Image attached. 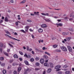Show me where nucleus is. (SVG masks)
Listing matches in <instances>:
<instances>
[{
	"label": "nucleus",
	"instance_id": "nucleus-48",
	"mask_svg": "<svg viewBox=\"0 0 74 74\" xmlns=\"http://www.w3.org/2000/svg\"><path fill=\"white\" fill-rule=\"evenodd\" d=\"M14 74H16L17 73V72H16V71H14Z\"/></svg>",
	"mask_w": 74,
	"mask_h": 74
},
{
	"label": "nucleus",
	"instance_id": "nucleus-54",
	"mask_svg": "<svg viewBox=\"0 0 74 74\" xmlns=\"http://www.w3.org/2000/svg\"><path fill=\"white\" fill-rule=\"evenodd\" d=\"M26 71H30V69H27L26 70Z\"/></svg>",
	"mask_w": 74,
	"mask_h": 74
},
{
	"label": "nucleus",
	"instance_id": "nucleus-28",
	"mask_svg": "<svg viewBox=\"0 0 74 74\" xmlns=\"http://www.w3.org/2000/svg\"><path fill=\"white\" fill-rule=\"evenodd\" d=\"M5 36H8V37H9V38H11V37H12L11 36H10L8 35L7 34H5Z\"/></svg>",
	"mask_w": 74,
	"mask_h": 74
},
{
	"label": "nucleus",
	"instance_id": "nucleus-51",
	"mask_svg": "<svg viewBox=\"0 0 74 74\" xmlns=\"http://www.w3.org/2000/svg\"><path fill=\"white\" fill-rule=\"evenodd\" d=\"M57 51L58 52H61V51H60V50H57Z\"/></svg>",
	"mask_w": 74,
	"mask_h": 74
},
{
	"label": "nucleus",
	"instance_id": "nucleus-27",
	"mask_svg": "<svg viewBox=\"0 0 74 74\" xmlns=\"http://www.w3.org/2000/svg\"><path fill=\"white\" fill-rule=\"evenodd\" d=\"M65 73V74H69L70 73V71H67Z\"/></svg>",
	"mask_w": 74,
	"mask_h": 74
},
{
	"label": "nucleus",
	"instance_id": "nucleus-41",
	"mask_svg": "<svg viewBox=\"0 0 74 74\" xmlns=\"http://www.w3.org/2000/svg\"><path fill=\"white\" fill-rule=\"evenodd\" d=\"M35 70L36 71H38V70H40V69L38 68H35Z\"/></svg>",
	"mask_w": 74,
	"mask_h": 74
},
{
	"label": "nucleus",
	"instance_id": "nucleus-34",
	"mask_svg": "<svg viewBox=\"0 0 74 74\" xmlns=\"http://www.w3.org/2000/svg\"><path fill=\"white\" fill-rule=\"evenodd\" d=\"M57 45H53V48H56V47H57Z\"/></svg>",
	"mask_w": 74,
	"mask_h": 74
},
{
	"label": "nucleus",
	"instance_id": "nucleus-20",
	"mask_svg": "<svg viewBox=\"0 0 74 74\" xmlns=\"http://www.w3.org/2000/svg\"><path fill=\"white\" fill-rule=\"evenodd\" d=\"M3 53L4 54V55H6L7 56H8V53H6V52H4Z\"/></svg>",
	"mask_w": 74,
	"mask_h": 74
},
{
	"label": "nucleus",
	"instance_id": "nucleus-30",
	"mask_svg": "<svg viewBox=\"0 0 74 74\" xmlns=\"http://www.w3.org/2000/svg\"><path fill=\"white\" fill-rule=\"evenodd\" d=\"M19 53H20V54L21 55H23V52H22V51H19Z\"/></svg>",
	"mask_w": 74,
	"mask_h": 74
},
{
	"label": "nucleus",
	"instance_id": "nucleus-29",
	"mask_svg": "<svg viewBox=\"0 0 74 74\" xmlns=\"http://www.w3.org/2000/svg\"><path fill=\"white\" fill-rule=\"evenodd\" d=\"M21 67H19L18 68V72H19V71H21Z\"/></svg>",
	"mask_w": 74,
	"mask_h": 74
},
{
	"label": "nucleus",
	"instance_id": "nucleus-10",
	"mask_svg": "<svg viewBox=\"0 0 74 74\" xmlns=\"http://www.w3.org/2000/svg\"><path fill=\"white\" fill-rule=\"evenodd\" d=\"M34 15H37L38 16H39L40 15V14H38V13H39V12H34Z\"/></svg>",
	"mask_w": 74,
	"mask_h": 74
},
{
	"label": "nucleus",
	"instance_id": "nucleus-49",
	"mask_svg": "<svg viewBox=\"0 0 74 74\" xmlns=\"http://www.w3.org/2000/svg\"><path fill=\"white\" fill-rule=\"evenodd\" d=\"M3 22V20H1L0 21V23H1Z\"/></svg>",
	"mask_w": 74,
	"mask_h": 74
},
{
	"label": "nucleus",
	"instance_id": "nucleus-9",
	"mask_svg": "<svg viewBox=\"0 0 74 74\" xmlns=\"http://www.w3.org/2000/svg\"><path fill=\"white\" fill-rule=\"evenodd\" d=\"M45 20L46 22H50L51 23L52 22L51 21V20L49 18L48 19V18H46V19H45Z\"/></svg>",
	"mask_w": 74,
	"mask_h": 74
},
{
	"label": "nucleus",
	"instance_id": "nucleus-61",
	"mask_svg": "<svg viewBox=\"0 0 74 74\" xmlns=\"http://www.w3.org/2000/svg\"><path fill=\"white\" fill-rule=\"evenodd\" d=\"M62 74V73L60 72H58V74Z\"/></svg>",
	"mask_w": 74,
	"mask_h": 74
},
{
	"label": "nucleus",
	"instance_id": "nucleus-5",
	"mask_svg": "<svg viewBox=\"0 0 74 74\" xmlns=\"http://www.w3.org/2000/svg\"><path fill=\"white\" fill-rule=\"evenodd\" d=\"M49 65L50 67L51 68H53L54 66H53V64L52 63H50Z\"/></svg>",
	"mask_w": 74,
	"mask_h": 74
},
{
	"label": "nucleus",
	"instance_id": "nucleus-16",
	"mask_svg": "<svg viewBox=\"0 0 74 74\" xmlns=\"http://www.w3.org/2000/svg\"><path fill=\"white\" fill-rule=\"evenodd\" d=\"M26 2V0H24L20 2V4H23V3H25V2Z\"/></svg>",
	"mask_w": 74,
	"mask_h": 74
},
{
	"label": "nucleus",
	"instance_id": "nucleus-32",
	"mask_svg": "<svg viewBox=\"0 0 74 74\" xmlns=\"http://www.w3.org/2000/svg\"><path fill=\"white\" fill-rule=\"evenodd\" d=\"M36 65L37 66H39V65H40V63H39L38 62H37L36 63Z\"/></svg>",
	"mask_w": 74,
	"mask_h": 74
},
{
	"label": "nucleus",
	"instance_id": "nucleus-24",
	"mask_svg": "<svg viewBox=\"0 0 74 74\" xmlns=\"http://www.w3.org/2000/svg\"><path fill=\"white\" fill-rule=\"evenodd\" d=\"M24 57H26L27 58H28V56L27 55V54L26 53L24 55Z\"/></svg>",
	"mask_w": 74,
	"mask_h": 74
},
{
	"label": "nucleus",
	"instance_id": "nucleus-37",
	"mask_svg": "<svg viewBox=\"0 0 74 74\" xmlns=\"http://www.w3.org/2000/svg\"><path fill=\"white\" fill-rule=\"evenodd\" d=\"M27 51H29V47L28 46H27Z\"/></svg>",
	"mask_w": 74,
	"mask_h": 74
},
{
	"label": "nucleus",
	"instance_id": "nucleus-43",
	"mask_svg": "<svg viewBox=\"0 0 74 74\" xmlns=\"http://www.w3.org/2000/svg\"><path fill=\"white\" fill-rule=\"evenodd\" d=\"M28 22H32V21L30 20H27Z\"/></svg>",
	"mask_w": 74,
	"mask_h": 74
},
{
	"label": "nucleus",
	"instance_id": "nucleus-39",
	"mask_svg": "<svg viewBox=\"0 0 74 74\" xmlns=\"http://www.w3.org/2000/svg\"><path fill=\"white\" fill-rule=\"evenodd\" d=\"M21 31L22 32H23V33H26V32L24 30L22 29L21 30Z\"/></svg>",
	"mask_w": 74,
	"mask_h": 74
},
{
	"label": "nucleus",
	"instance_id": "nucleus-63",
	"mask_svg": "<svg viewBox=\"0 0 74 74\" xmlns=\"http://www.w3.org/2000/svg\"><path fill=\"white\" fill-rule=\"evenodd\" d=\"M32 54H33V55H34V51H32Z\"/></svg>",
	"mask_w": 74,
	"mask_h": 74
},
{
	"label": "nucleus",
	"instance_id": "nucleus-8",
	"mask_svg": "<svg viewBox=\"0 0 74 74\" xmlns=\"http://www.w3.org/2000/svg\"><path fill=\"white\" fill-rule=\"evenodd\" d=\"M41 14L42 15H43V16H48L49 15V14L47 13H41Z\"/></svg>",
	"mask_w": 74,
	"mask_h": 74
},
{
	"label": "nucleus",
	"instance_id": "nucleus-44",
	"mask_svg": "<svg viewBox=\"0 0 74 74\" xmlns=\"http://www.w3.org/2000/svg\"><path fill=\"white\" fill-rule=\"evenodd\" d=\"M72 20H73V18H70L69 19V20L70 21H72Z\"/></svg>",
	"mask_w": 74,
	"mask_h": 74
},
{
	"label": "nucleus",
	"instance_id": "nucleus-59",
	"mask_svg": "<svg viewBox=\"0 0 74 74\" xmlns=\"http://www.w3.org/2000/svg\"><path fill=\"white\" fill-rule=\"evenodd\" d=\"M5 64H1L2 66H4Z\"/></svg>",
	"mask_w": 74,
	"mask_h": 74
},
{
	"label": "nucleus",
	"instance_id": "nucleus-36",
	"mask_svg": "<svg viewBox=\"0 0 74 74\" xmlns=\"http://www.w3.org/2000/svg\"><path fill=\"white\" fill-rule=\"evenodd\" d=\"M44 64L45 66H48V64L47 63H45Z\"/></svg>",
	"mask_w": 74,
	"mask_h": 74
},
{
	"label": "nucleus",
	"instance_id": "nucleus-13",
	"mask_svg": "<svg viewBox=\"0 0 74 74\" xmlns=\"http://www.w3.org/2000/svg\"><path fill=\"white\" fill-rule=\"evenodd\" d=\"M11 39H12L13 40H16L17 41H20V40H18L14 37H11Z\"/></svg>",
	"mask_w": 74,
	"mask_h": 74
},
{
	"label": "nucleus",
	"instance_id": "nucleus-23",
	"mask_svg": "<svg viewBox=\"0 0 74 74\" xmlns=\"http://www.w3.org/2000/svg\"><path fill=\"white\" fill-rule=\"evenodd\" d=\"M51 69H48V70L47 71V72H48V73H50L51 71Z\"/></svg>",
	"mask_w": 74,
	"mask_h": 74
},
{
	"label": "nucleus",
	"instance_id": "nucleus-40",
	"mask_svg": "<svg viewBox=\"0 0 74 74\" xmlns=\"http://www.w3.org/2000/svg\"><path fill=\"white\" fill-rule=\"evenodd\" d=\"M34 31V30L32 29V28H30L29 29V31H30V32H33Z\"/></svg>",
	"mask_w": 74,
	"mask_h": 74
},
{
	"label": "nucleus",
	"instance_id": "nucleus-21",
	"mask_svg": "<svg viewBox=\"0 0 74 74\" xmlns=\"http://www.w3.org/2000/svg\"><path fill=\"white\" fill-rule=\"evenodd\" d=\"M2 72H3V74H5V73H7V71L5 70H3V71Z\"/></svg>",
	"mask_w": 74,
	"mask_h": 74
},
{
	"label": "nucleus",
	"instance_id": "nucleus-22",
	"mask_svg": "<svg viewBox=\"0 0 74 74\" xmlns=\"http://www.w3.org/2000/svg\"><path fill=\"white\" fill-rule=\"evenodd\" d=\"M5 22H8V18H7V17H5Z\"/></svg>",
	"mask_w": 74,
	"mask_h": 74
},
{
	"label": "nucleus",
	"instance_id": "nucleus-38",
	"mask_svg": "<svg viewBox=\"0 0 74 74\" xmlns=\"http://www.w3.org/2000/svg\"><path fill=\"white\" fill-rule=\"evenodd\" d=\"M31 57H32L30 55H28V58H31Z\"/></svg>",
	"mask_w": 74,
	"mask_h": 74
},
{
	"label": "nucleus",
	"instance_id": "nucleus-58",
	"mask_svg": "<svg viewBox=\"0 0 74 74\" xmlns=\"http://www.w3.org/2000/svg\"><path fill=\"white\" fill-rule=\"evenodd\" d=\"M62 34L63 35H66V32H62Z\"/></svg>",
	"mask_w": 74,
	"mask_h": 74
},
{
	"label": "nucleus",
	"instance_id": "nucleus-46",
	"mask_svg": "<svg viewBox=\"0 0 74 74\" xmlns=\"http://www.w3.org/2000/svg\"><path fill=\"white\" fill-rule=\"evenodd\" d=\"M64 19L66 21H67V19H68V18L67 17H66L64 18Z\"/></svg>",
	"mask_w": 74,
	"mask_h": 74
},
{
	"label": "nucleus",
	"instance_id": "nucleus-42",
	"mask_svg": "<svg viewBox=\"0 0 74 74\" xmlns=\"http://www.w3.org/2000/svg\"><path fill=\"white\" fill-rule=\"evenodd\" d=\"M0 47H3V44L1 43H0Z\"/></svg>",
	"mask_w": 74,
	"mask_h": 74
},
{
	"label": "nucleus",
	"instance_id": "nucleus-12",
	"mask_svg": "<svg viewBox=\"0 0 74 74\" xmlns=\"http://www.w3.org/2000/svg\"><path fill=\"white\" fill-rule=\"evenodd\" d=\"M56 25H57V26H63V24L62 23H59V24L56 23Z\"/></svg>",
	"mask_w": 74,
	"mask_h": 74
},
{
	"label": "nucleus",
	"instance_id": "nucleus-56",
	"mask_svg": "<svg viewBox=\"0 0 74 74\" xmlns=\"http://www.w3.org/2000/svg\"><path fill=\"white\" fill-rule=\"evenodd\" d=\"M65 34H66V35H68V34H69V32H66V33L65 32Z\"/></svg>",
	"mask_w": 74,
	"mask_h": 74
},
{
	"label": "nucleus",
	"instance_id": "nucleus-52",
	"mask_svg": "<svg viewBox=\"0 0 74 74\" xmlns=\"http://www.w3.org/2000/svg\"><path fill=\"white\" fill-rule=\"evenodd\" d=\"M56 38H52V40H56Z\"/></svg>",
	"mask_w": 74,
	"mask_h": 74
},
{
	"label": "nucleus",
	"instance_id": "nucleus-64",
	"mask_svg": "<svg viewBox=\"0 0 74 74\" xmlns=\"http://www.w3.org/2000/svg\"><path fill=\"white\" fill-rule=\"evenodd\" d=\"M11 2L12 3H14V0H11Z\"/></svg>",
	"mask_w": 74,
	"mask_h": 74
},
{
	"label": "nucleus",
	"instance_id": "nucleus-50",
	"mask_svg": "<svg viewBox=\"0 0 74 74\" xmlns=\"http://www.w3.org/2000/svg\"><path fill=\"white\" fill-rule=\"evenodd\" d=\"M9 62L10 63H12V62H13V60H10Z\"/></svg>",
	"mask_w": 74,
	"mask_h": 74
},
{
	"label": "nucleus",
	"instance_id": "nucleus-1",
	"mask_svg": "<svg viewBox=\"0 0 74 74\" xmlns=\"http://www.w3.org/2000/svg\"><path fill=\"white\" fill-rule=\"evenodd\" d=\"M61 68V66L59 65H57L55 67V69H56L57 71H58L60 70V69H59Z\"/></svg>",
	"mask_w": 74,
	"mask_h": 74
},
{
	"label": "nucleus",
	"instance_id": "nucleus-4",
	"mask_svg": "<svg viewBox=\"0 0 74 74\" xmlns=\"http://www.w3.org/2000/svg\"><path fill=\"white\" fill-rule=\"evenodd\" d=\"M29 26H26L25 27V30L26 32H28V30H29Z\"/></svg>",
	"mask_w": 74,
	"mask_h": 74
},
{
	"label": "nucleus",
	"instance_id": "nucleus-14",
	"mask_svg": "<svg viewBox=\"0 0 74 74\" xmlns=\"http://www.w3.org/2000/svg\"><path fill=\"white\" fill-rule=\"evenodd\" d=\"M13 57L14 58H15L16 59H17L18 58V55H17L15 54L14 55Z\"/></svg>",
	"mask_w": 74,
	"mask_h": 74
},
{
	"label": "nucleus",
	"instance_id": "nucleus-7",
	"mask_svg": "<svg viewBox=\"0 0 74 74\" xmlns=\"http://www.w3.org/2000/svg\"><path fill=\"white\" fill-rule=\"evenodd\" d=\"M67 48L70 52H72V49H71L70 46H68Z\"/></svg>",
	"mask_w": 74,
	"mask_h": 74
},
{
	"label": "nucleus",
	"instance_id": "nucleus-55",
	"mask_svg": "<svg viewBox=\"0 0 74 74\" xmlns=\"http://www.w3.org/2000/svg\"><path fill=\"white\" fill-rule=\"evenodd\" d=\"M32 38H34V35H32Z\"/></svg>",
	"mask_w": 74,
	"mask_h": 74
},
{
	"label": "nucleus",
	"instance_id": "nucleus-60",
	"mask_svg": "<svg viewBox=\"0 0 74 74\" xmlns=\"http://www.w3.org/2000/svg\"><path fill=\"white\" fill-rule=\"evenodd\" d=\"M11 65H9V66L8 67V69H10L11 68Z\"/></svg>",
	"mask_w": 74,
	"mask_h": 74
},
{
	"label": "nucleus",
	"instance_id": "nucleus-2",
	"mask_svg": "<svg viewBox=\"0 0 74 74\" xmlns=\"http://www.w3.org/2000/svg\"><path fill=\"white\" fill-rule=\"evenodd\" d=\"M61 48L62 51H64V52H66V51H67V49L66 47L64 46L62 47H61Z\"/></svg>",
	"mask_w": 74,
	"mask_h": 74
},
{
	"label": "nucleus",
	"instance_id": "nucleus-33",
	"mask_svg": "<svg viewBox=\"0 0 74 74\" xmlns=\"http://www.w3.org/2000/svg\"><path fill=\"white\" fill-rule=\"evenodd\" d=\"M71 39V37H69V38H66V40L67 41H69Z\"/></svg>",
	"mask_w": 74,
	"mask_h": 74
},
{
	"label": "nucleus",
	"instance_id": "nucleus-11",
	"mask_svg": "<svg viewBox=\"0 0 74 74\" xmlns=\"http://www.w3.org/2000/svg\"><path fill=\"white\" fill-rule=\"evenodd\" d=\"M39 33H41L43 32V30L42 29H40L38 30Z\"/></svg>",
	"mask_w": 74,
	"mask_h": 74
},
{
	"label": "nucleus",
	"instance_id": "nucleus-15",
	"mask_svg": "<svg viewBox=\"0 0 74 74\" xmlns=\"http://www.w3.org/2000/svg\"><path fill=\"white\" fill-rule=\"evenodd\" d=\"M24 63L27 65H29V62H28V61L27 60L24 61Z\"/></svg>",
	"mask_w": 74,
	"mask_h": 74
},
{
	"label": "nucleus",
	"instance_id": "nucleus-26",
	"mask_svg": "<svg viewBox=\"0 0 74 74\" xmlns=\"http://www.w3.org/2000/svg\"><path fill=\"white\" fill-rule=\"evenodd\" d=\"M39 59H40V58L39 57H36L35 58V60H39Z\"/></svg>",
	"mask_w": 74,
	"mask_h": 74
},
{
	"label": "nucleus",
	"instance_id": "nucleus-45",
	"mask_svg": "<svg viewBox=\"0 0 74 74\" xmlns=\"http://www.w3.org/2000/svg\"><path fill=\"white\" fill-rule=\"evenodd\" d=\"M9 45H10V47H12V48H13V46H12V45L9 43Z\"/></svg>",
	"mask_w": 74,
	"mask_h": 74
},
{
	"label": "nucleus",
	"instance_id": "nucleus-18",
	"mask_svg": "<svg viewBox=\"0 0 74 74\" xmlns=\"http://www.w3.org/2000/svg\"><path fill=\"white\" fill-rule=\"evenodd\" d=\"M45 54H47V55L49 56H51V54L47 51L45 52Z\"/></svg>",
	"mask_w": 74,
	"mask_h": 74
},
{
	"label": "nucleus",
	"instance_id": "nucleus-35",
	"mask_svg": "<svg viewBox=\"0 0 74 74\" xmlns=\"http://www.w3.org/2000/svg\"><path fill=\"white\" fill-rule=\"evenodd\" d=\"M0 60H4V58L3 57H1L0 58Z\"/></svg>",
	"mask_w": 74,
	"mask_h": 74
},
{
	"label": "nucleus",
	"instance_id": "nucleus-53",
	"mask_svg": "<svg viewBox=\"0 0 74 74\" xmlns=\"http://www.w3.org/2000/svg\"><path fill=\"white\" fill-rule=\"evenodd\" d=\"M63 68L64 69H65V68H66L67 67V66L66 65H64L63 67Z\"/></svg>",
	"mask_w": 74,
	"mask_h": 74
},
{
	"label": "nucleus",
	"instance_id": "nucleus-62",
	"mask_svg": "<svg viewBox=\"0 0 74 74\" xmlns=\"http://www.w3.org/2000/svg\"><path fill=\"white\" fill-rule=\"evenodd\" d=\"M19 59L20 61H22V59L21 58H19Z\"/></svg>",
	"mask_w": 74,
	"mask_h": 74
},
{
	"label": "nucleus",
	"instance_id": "nucleus-3",
	"mask_svg": "<svg viewBox=\"0 0 74 74\" xmlns=\"http://www.w3.org/2000/svg\"><path fill=\"white\" fill-rule=\"evenodd\" d=\"M41 27L42 28H46V27H47V25L46 24H43L41 25Z\"/></svg>",
	"mask_w": 74,
	"mask_h": 74
},
{
	"label": "nucleus",
	"instance_id": "nucleus-19",
	"mask_svg": "<svg viewBox=\"0 0 74 74\" xmlns=\"http://www.w3.org/2000/svg\"><path fill=\"white\" fill-rule=\"evenodd\" d=\"M43 58L45 59H48V57L47 56L45 55L43 56Z\"/></svg>",
	"mask_w": 74,
	"mask_h": 74
},
{
	"label": "nucleus",
	"instance_id": "nucleus-6",
	"mask_svg": "<svg viewBox=\"0 0 74 74\" xmlns=\"http://www.w3.org/2000/svg\"><path fill=\"white\" fill-rule=\"evenodd\" d=\"M40 62L41 64H43L44 63V59H41L40 60Z\"/></svg>",
	"mask_w": 74,
	"mask_h": 74
},
{
	"label": "nucleus",
	"instance_id": "nucleus-31",
	"mask_svg": "<svg viewBox=\"0 0 74 74\" xmlns=\"http://www.w3.org/2000/svg\"><path fill=\"white\" fill-rule=\"evenodd\" d=\"M5 32L7 34H9V35H10V32H9L8 31H5Z\"/></svg>",
	"mask_w": 74,
	"mask_h": 74
},
{
	"label": "nucleus",
	"instance_id": "nucleus-25",
	"mask_svg": "<svg viewBox=\"0 0 74 74\" xmlns=\"http://www.w3.org/2000/svg\"><path fill=\"white\" fill-rule=\"evenodd\" d=\"M18 23H21V22L19 21H17L15 23L16 25L18 26Z\"/></svg>",
	"mask_w": 74,
	"mask_h": 74
},
{
	"label": "nucleus",
	"instance_id": "nucleus-17",
	"mask_svg": "<svg viewBox=\"0 0 74 74\" xmlns=\"http://www.w3.org/2000/svg\"><path fill=\"white\" fill-rule=\"evenodd\" d=\"M30 60L31 62H34V59L33 58H31L30 59Z\"/></svg>",
	"mask_w": 74,
	"mask_h": 74
},
{
	"label": "nucleus",
	"instance_id": "nucleus-57",
	"mask_svg": "<svg viewBox=\"0 0 74 74\" xmlns=\"http://www.w3.org/2000/svg\"><path fill=\"white\" fill-rule=\"evenodd\" d=\"M14 35H15L16 36H17L18 35V34L16 32H15L14 34Z\"/></svg>",
	"mask_w": 74,
	"mask_h": 74
},
{
	"label": "nucleus",
	"instance_id": "nucleus-47",
	"mask_svg": "<svg viewBox=\"0 0 74 74\" xmlns=\"http://www.w3.org/2000/svg\"><path fill=\"white\" fill-rule=\"evenodd\" d=\"M10 51V49H7V52H9Z\"/></svg>",
	"mask_w": 74,
	"mask_h": 74
}]
</instances>
